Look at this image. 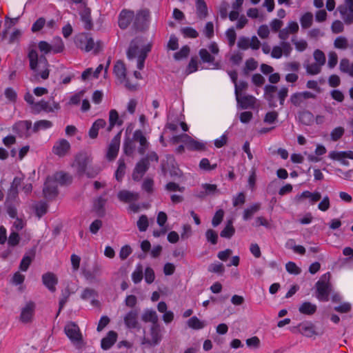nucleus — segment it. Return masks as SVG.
<instances>
[{"instance_id": "obj_58", "label": "nucleus", "mask_w": 353, "mask_h": 353, "mask_svg": "<svg viewBox=\"0 0 353 353\" xmlns=\"http://www.w3.org/2000/svg\"><path fill=\"white\" fill-rule=\"evenodd\" d=\"M181 31L182 34L184 35V37H185L194 39L199 36L198 32L195 29H194L193 28H191V27L183 28H181Z\"/></svg>"}, {"instance_id": "obj_39", "label": "nucleus", "mask_w": 353, "mask_h": 353, "mask_svg": "<svg viewBox=\"0 0 353 353\" xmlns=\"http://www.w3.org/2000/svg\"><path fill=\"white\" fill-rule=\"evenodd\" d=\"M34 256H35V251L33 250L30 252L29 255L24 256L20 263V265H19L20 270L22 271H24V272L27 271L32 261L34 258Z\"/></svg>"}, {"instance_id": "obj_22", "label": "nucleus", "mask_w": 353, "mask_h": 353, "mask_svg": "<svg viewBox=\"0 0 353 353\" xmlns=\"http://www.w3.org/2000/svg\"><path fill=\"white\" fill-rule=\"evenodd\" d=\"M238 105L242 109L252 108L256 101L254 97L252 95L239 96L236 97Z\"/></svg>"}, {"instance_id": "obj_26", "label": "nucleus", "mask_w": 353, "mask_h": 353, "mask_svg": "<svg viewBox=\"0 0 353 353\" xmlns=\"http://www.w3.org/2000/svg\"><path fill=\"white\" fill-rule=\"evenodd\" d=\"M114 73L121 83H124L126 77V68L123 62L118 61L115 63L114 66Z\"/></svg>"}, {"instance_id": "obj_13", "label": "nucleus", "mask_w": 353, "mask_h": 353, "mask_svg": "<svg viewBox=\"0 0 353 353\" xmlns=\"http://www.w3.org/2000/svg\"><path fill=\"white\" fill-rule=\"evenodd\" d=\"M32 122L30 121H20L17 122L14 126V130L21 137L28 138L31 135Z\"/></svg>"}, {"instance_id": "obj_21", "label": "nucleus", "mask_w": 353, "mask_h": 353, "mask_svg": "<svg viewBox=\"0 0 353 353\" xmlns=\"http://www.w3.org/2000/svg\"><path fill=\"white\" fill-rule=\"evenodd\" d=\"M134 12L131 10H123L119 14V26L121 29H126L132 22Z\"/></svg>"}, {"instance_id": "obj_27", "label": "nucleus", "mask_w": 353, "mask_h": 353, "mask_svg": "<svg viewBox=\"0 0 353 353\" xmlns=\"http://www.w3.org/2000/svg\"><path fill=\"white\" fill-rule=\"evenodd\" d=\"M106 125V122L104 119H99L96 120L92 127L90 128L88 134L89 137L94 139H96L98 136L99 130L101 128H103Z\"/></svg>"}, {"instance_id": "obj_30", "label": "nucleus", "mask_w": 353, "mask_h": 353, "mask_svg": "<svg viewBox=\"0 0 353 353\" xmlns=\"http://www.w3.org/2000/svg\"><path fill=\"white\" fill-rule=\"evenodd\" d=\"M107 202V199L101 196L97 198L93 204V210L99 216H103L105 215V205Z\"/></svg>"}, {"instance_id": "obj_31", "label": "nucleus", "mask_w": 353, "mask_h": 353, "mask_svg": "<svg viewBox=\"0 0 353 353\" xmlns=\"http://www.w3.org/2000/svg\"><path fill=\"white\" fill-rule=\"evenodd\" d=\"M135 140L129 137H125L123 142V150L127 156H132L135 151Z\"/></svg>"}, {"instance_id": "obj_3", "label": "nucleus", "mask_w": 353, "mask_h": 353, "mask_svg": "<svg viewBox=\"0 0 353 353\" xmlns=\"http://www.w3.org/2000/svg\"><path fill=\"white\" fill-rule=\"evenodd\" d=\"M330 274H323L316 282V297L321 301H327L332 292V285L330 283Z\"/></svg>"}, {"instance_id": "obj_51", "label": "nucleus", "mask_w": 353, "mask_h": 353, "mask_svg": "<svg viewBox=\"0 0 353 353\" xmlns=\"http://www.w3.org/2000/svg\"><path fill=\"white\" fill-rule=\"evenodd\" d=\"M48 205L46 202L40 201L34 206L35 212L39 218L46 214Z\"/></svg>"}, {"instance_id": "obj_64", "label": "nucleus", "mask_w": 353, "mask_h": 353, "mask_svg": "<svg viewBox=\"0 0 353 353\" xmlns=\"http://www.w3.org/2000/svg\"><path fill=\"white\" fill-rule=\"evenodd\" d=\"M344 134V128L342 127H338L334 128L330 134L331 139L332 141H336L339 140Z\"/></svg>"}, {"instance_id": "obj_63", "label": "nucleus", "mask_w": 353, "mask_h": 353, "mask_svg": "<svg viewBox=\"0 0 353 353\" xmlns=\"http://www.w3.org/2000/svg\"><path fill=\"white\" fill-rule=\"evenodd\" d=\"M314 58L316 61V63L320 64L321 65H323L325 63V56L324 53L320 50H316L314 52Z\"/></svg>"}, {"instance_id": "obj_23", "label": "nucleus", "mask_w": 353, "mask_h": 353, "mask_svg": "<svg viewBox=\"0 0 353 353\" xmlns=\"http://www.w3.org/2000/svg\"><path fill=\"white\" fill-rule=\"evenodd\" d=\"M123 121L119 118V114L116 110H111L109 112V125L106 131L110 132L112 130L114 125L121 126Z\"/></svg>"}, {"instance_id": "obj_61", "label": "nucleus", "mask_w": 353, "mask_h": 353, "mask_svg": "<svg viewBox=\"0 0 353 353\" xmlns=\"http://www.w3.org/2000/svg\"><path fill=\"white\" fill-rule=\"evenodd\" d=\"M137 227L141 232H144L148 227V219L146 215H141L138 221Z\"/></svg>"}, {"instance_id": "obj_5", "label": "nucleus", "mask_w": 353, "mask_h": 353, "mask_svg": "<svg viewBox=\"0 0 353 353\" xmlns=\"http://www.w3.org/2000/svg\"><path fill=\"white\" fill-rule=\"evenodd\" d=\"M150 339L143 336L141 344L149 346L158 345L162 339L161 327L159 324L151 325L150 327Z\"/></svg>"}, {"instance_id": "obj_1", "label": "nucleus", "mask_w": 353, "mask_h": 353, "mask_svg": "<svg viewBox=\"0 0 353 353\" xmlns=\"http://www.w3.org/2000/svg\"><path fill=\"white\" fill-rule=\"evenodd\" d=\"M28 59L30 61V68L36 72L34 79L32 81H38L39 77L46 80L49 77L50 70L48 69V63L44 56L38 57V54L35 50H30L28 53Z\"/></svg>"}, {"instance_id": "obj_46", "label": "nucleus", "mask_w": 353, "mask_h": 353, "mask_svg": "<svg viewBox=\"0 0 353 353\" xmlns=\"http://www.w3.org/2000/svg\"><path fill=\"white\" fill-rule=\"evenodd\" d=\"M189 140H190V137L187 134H181L179 135L174 136L170 139V142L173 145H176L180 142L183 143L186 145L188 144Z\"/></svg>"}, {"instance_id": "obj_10", "label": "nucleus", "mask_w": 353, "mask_h": 353, "mask_svg": "<svg viewBox=\"0 0 353 353\" xmlns=\"http://www.w3.org/2000/svg\"><path fill=\"white\" fill-rule=\"evenodd\" d=\"M32 108L36 113H39L41 111H44L46 112H52L55 110H59L60 105L54 101H52V103H50L49 101L41 100L40 101L34 104V106Z\"/></svg>"}, {"instance_id": "obj_36", "label": "nucleus", "mask_w": 353, "mask_h": 353, "mask_svg": "<svg viewBox=\"0 0 353 353\" xmlns=\"http://www.w3.org/2000/svg\"><path fill=\"white\" fill-rule=\"evenodd\" d=\"M299 119L300 122L305 125H310L314 122V115L308 110L300 112Z\"/></svg>"}, {"instance_id": "obj_28", "label": "nucleus", "mask_w": 353, "mask_h": 353, "mask_svg": "<svg viewBox=\"0 0 353 353\" xmlns=\"http://www.w3.org/2000/svg\"><path fill=\"white\" fill-rule=\"evenodd\" d=\"M141 319L145 323H151L152 325L159 324L158 315L152 310H145L141 316Z\"/></svg>"}, {"instance_id": "obj_50", "label": "nucleus", "mask_w": 353, "mask_h": 353, "mask_svg": "<svg viewBox=\"0 0 353 353\" xmlns=\"http://www.w3.org/2000/svg\"><path fill=\"white\" fill-rule=\"evenodd\" d=\"M119 166L115 173V176L117 181H121L125 174V163L123 159H119L118 161Z\"/></svg>"}, {"instance_id": "obj_47", "label": "nucleus", "mask_w": 353, "mask_h": 353, "mask_svg": "<svg viewBox=\"0 0 353 353\" xmlns=\"http://www.w3.org/2000/svg\"><path fill=\"white\" fill-rule=\"evenodd\" d=\"M257 66L258 63L253 58L248 59L245 62V68H243V74L248 76L249 72L256 70Z\"/></svg>"}, {"instance_id": "obj_37", "label": "nucleus", "mask_w": 353, "mask_h": 353, "mask_svg": "<svg viewBox=\"0 0 353 353\" xmlns=\"http://www.w3.org/2000/svg\"><path fill=\"white\" fill-rule=\"evenodd\" d=\"M196 14L199 18L204 19L208 15V8L204 0H196Z\"/></svg>"}, {"instance_id": "obj_62", "label": "nucleus", "mask_w": 353, "mask_h": 353, "mask_svg": "<svg viewBox=\"0 0 353 353\" xmlns=\"http://www.w3.org/2000/svg\"><path fill=\"white\" fill-rule=\"evenodd\" d=\"M205 236L207 240L210 241L212 244L215 245L217 243L218 234L217 233L212 229H209L205 232Z\"/></svg>"}, {"instance_id": "obj_42", "label": "nucleus", "mask_w": 353, "mask_h": 353, "mask_svg": "<svg viewBox=\"0 0 353 353\" xmlns=\"http://www.w3.org/2000/svg\"><path fill=\"white\" fill-rule=\"evenodd\" d=\"M235 232V229L232 225V221L229 220L224 229L221 232L220 235L223 238H231Z\"/></svg>"}, {"instance_id": "obj_40", "label": "nucleus", "mask_w": 353, "mask_h": 353, "mask_svg": "<svg viewBox=\"0 0 353 353\" xmlns=\"http://www.w3.org/2000/svg\"><path fill=\"white\" fill-rule=\"evenodd\" d=\"M261 209V203H256L246 208L243 212V218L245 221L251 219Z\"/></svg>"}, {"instance_id": "obj_14", "label": "nucleus", "mask_w": 353, "mask_h": 353, "mask_svg": "<svg viewBox=\"0 0 353 353\" xmlns=\"http://www.w3.org/2000/svg\"><path fill=\"white\" fill-rule=\"evenodd\" d=\"M89 159L86 154L79 153L75 157L74 162L72 163L77 173L82 175L85 172Z\"/></svg>"}, {"instance_id": "obj_43", "label": "nucleus", "mask_w": 353, "mask_h": 353, "mask_svg": "<svg viewBox=\"0 0 353 353\" xmlns=\"http://www.w3.org/2000/svg\"><path fill=\"white\" fill-rule=\"evenodd\" d=\"M313 22V14L312 12H305L300 19L301 27L304 29L309 28Z\"/></svg>"}, {"instance_id": "obj_34", "label": "nucleus", "mask_w": 353, "mask_h": 353, "mask_svg": "<svg viewBox=\"0 0 353 353\" xmlns=\"http://www.w3.org/2000/svg\"><path fill=\"white\" fill-rule=\"evenodd\" d=\"M57 184L59 183L61 185H67L71 183L72 177L67 173L59 172L54 174L52 177Z\"/></svg>"}, {"instance_id": "obj_2", "label": "nucleus", "mask_w": 353, "mask_h": 353, "mask_svg": "<svg viewBox=\"0 0 353 353\" xmlns=\"http://www.w3.org/2000/svg\"><path fill=\"white\" fill-rule=\"evenodd\" d=\"M150 161H159V156L157 152H150L145 157L141 159L136 164L132 173V179L139 181L148 171L150 167Z\"/></svg>"}, {"instance_id": "obj_7", "label": "nucleus", "mask_w": 353, "mask_h": 353, "mask_svg": "<svg viewBox=\"0 0 353 353\" xmlns=\"http://www.w3.org/2000/svg\"><path fill=\"white\" fill-rule=\"evenodd\" d=\"M64 331L67 336L74 343H81L83 341L82 334L79 326L73 323H68L64 327Z\"/></svg>"}, {"instance_id": "obj_19", "label": "nucleus", "mask_w": 353, "mask_h": 353, "mask_svg": "<svg viewBox=\"0 0 353 353\" xmlns=\"http://www.w3.org/2000/svg\"><path fill=\"white\" fill-rule=\"evenodd\" d=\"M199 54L203 63H211L213 66V69H219L221 64L218 61H215V57L213 54H211L207 49L201 48Z\"/></svg>"}, {"instance_id": "obj_53", "label": "nucleus", "mask_w": 353, "mask_h": 353, "mask_svg": "<svg viewBox=\"0 0 353 353\" xmlns=\"http://www.w3.org/2000/svg\"><path fill=\"white\" fill-rule=\"evenodd\" d=\"M321 67L320 64L317 63H313L305 65L306 72L312 75H315L321 72Z\"/></svg>"}, {"instance_id": "obj_29", "label": "nucleus", "mask_w": 353, "mask_h": 353, "mask_svg": "<svg viewBox=\"0 0 353 353\" xmlns=\"http://www.w3.org/2000/svg\"><path fill=\"white\" fill-rule=\"evenodd\" d=\"M21 179L18 177H15L12 181L11 187L9 190L7 201L6 203L9 202V200H14L17 198L18 194V187L21 185Z\"/></svg>"}, {"instance_id": "obj_60", "label": "nucleus", "mask_w": 353, "mask_h": 353, "mask_svg": "<svg viewBox=\"0 0 353 353\" xmlns=\"http://www.w3.org/2000/svg\"><path fill=\"white\" fill-rule=\"evenodd\" d=\"M334 46L336 48L344 50L348 47V41L346 38L339 37L335 39Z\"/></svg>"}, {"instance_id": "obj_55", "label": "nucleus", "mask_w": 353, "mask_h": 353, "mask_svg": "<svg viewBox=\"0 0 353 353\" xmlns=\"http://www.w3.org/2000/svg\"><path fill=\"white\" fill-rule=\"evenodd\" d=\"M190 51V47L188 46H184L179 52L174 53V58L176 60H181L186 58L189 55Z\"/></svg>"}, {"instance_id": "obj_18", "label": "nucleus", "mask_w": 353, "mask_h": 353, "mask_svg": "<svg viewBox=\"0 0 353 353\" xmlns=\"http://www.w3.org/2000/svg\"><path fill=\"white\" fill-rule=\"evenodd\" d=\"M43 284L52 292L56 291V285L58 283L57 276L52 272H47L42 275Z\"/></svg>"}, {"instance_id": "obj_25", "label": "nucleus", "mask_w": 353, "mask_h": 353, "mask_svg": "<svg viewBox=\"0 0 353 353\" xmlns=\"http://www.w3.org/2000/svg\"><path fill=\"white\" fill-rule=\"evenodd\" d=\"M118 198L121 201L129 203L136 201L139 199V195L137 192H132L128 190H121L118 193Z\"/></svg>"}, {"instance_id": "obj_59", "label": "nucleus", "mask_w": 353, "mask_h": 353, "mask_svg": "<svg viewBox=\"0 0 353 353\" xmlns=\"http://www.w3.org/2000/svg\"><path fill=\"white\" fill-rule=\"evenodd\" d=\"M208 271L214 273L222 274L225 271L223 264L221 263H212L208 267Z\"/></svg>"}, {"instance_id": "obj_45", "label": "nucleus", "mask_w": 353, "mask_h": 353, "mask_svg": "<svg viewBox=\"0 0 353 353\" xmlns=\"http://www.w3.org/2000/svg\"><path fill=\"white\" fill-rule=\"evenodd\" d=\"M202 188L204 189V191L199 193V197H204L206 195L214 194L217 191V186L214 184L204 183L202 185Z\"/></svg>"}, {"instance_id": "obj_54", "label": "nucleus", "mask_w": 353, "mask_h": 353, "mask_svg": "<svg viewBox=\"0 0 353 353\" xmlns=\"http://www.w3.org/2000/svg\"><path fill=\"white\" fill-rule=\"evenodd\" d=\"M143 279V268L141 265H138L136 270L132 274V279L134 283H138Z\"/></svg>"}, {"instance_id": "obj_9", "label": "nucleus", "mask_w": 353, "mask_h": 353, "mask_svg": "<svg viewBox=\"0 0 353 353\" xmlns=\"http://www.w3.org/2000/svg\"><path fill=\"white\" fill-rule=\"evenodd\" d=\"M43 193L48 200L54 199L58 194L57 184L52 177H48L43 189Z\"/></svg>"}, {"instance_id": "obj_12", "label": "nucleus", "mask_w": 353, "mask_h": 353, "mask_svg": "<svg viewBox=\"0 0 353 353\" xmlns=\"http://www.w3.org/2000/svg\"><path fill=\"white\" fill-rule=\"evenodd\" d=\"M139 313L136 310L128 312L123 318L124 323L128 329H141V325L138 320Z\"/></svg>"}, {"instance_id": "obj_24", "label": "nucleus", "mask_w": 353, "mask_h": 353, "mask_svg": "<svg viewBox=\"0 0 353 353\" xmlns=\"http://www.w3.org/2000/svg\"><path fill=\"white\" fill-rule=\"evenodd\" d=\"M117 334L114 331L108 332L107 336L102 339L101 346V348L106 350L110 349L117 341Z\"/></svg>"}, {"instance_id": "obj_8", "label": "nucleus", "mask_w": 353, "mask_h": 353, "mask_svg": "<svg viewBox=\"0 0 353 353\" xmlns=\"http://www.w3.org/2000/svg\"><path fill=\"white\" fill-rule=\"evenodd\" d=\"M121 133L122 130L119 131L111 140L108 145L106 157L110 161L114 160L117 157L120 148Z\"/></svg>"}, {"instance_id": "obj_16", "label": "nucleus", "mask_w": 353, "mask_h": 353, "mask_svg": "<svg viewBox=\"0 0 353 353\" xmlns=\"http://www.w3.org/2000/svg\"><path fill=\"white\" fill-rule=\"evenodd\" d=\"M316 96L308 91L295 92L290 97V101L296 107L301 106L303 101L308 99H315Z\"/></svg>"}, {"instance_id": "obj_44", "label": "nucleus", "mask_w": 353, "mask_h": 353, "mask_svg": "<svg viewBox=\"0 0 353 353\" xmlns=\"http://www.w3.org/2000/svg\"><path fill=\"white\" fill-rule=\"evenodd\" d=\"M187 148L190 150L203 151L205 150V143L196 141L190 137Z\"/></svg>"}, {"instance_id": "obj_6", "label": "nucleus", "mask_w": 353, "mask_h": 353, "mask_svg": "<svg viewBox=\"0 0 353 353\" xmlns=\"http://www.w3.org/2000/svg\"><path fill=\"white\" fill-rule=\"evenodd\" d=\"M36 305L33 301H28L21 307L19 315V321L23 324L30 323L32 322Z\"/></svg>"}, {"instance_id": "obj_49", "label": "nucleus", "mask_w": 353, "mask_h": 353, "mask_svg": "<svg viewBox=\"0 0 353 353\" xmlns=\"http://www.w3.org/2000/svg\"><path fill=\"white\" fill-rule=\"evenodd\" d=\"M188 325L190 327L194 330L202 329L205 326V323L201 321L196 316H192L188 321Z\"/></svg>"}, {"instance_id": "obj_38", "label": "nucleus", "mask_w": 353, "mask_h": 353, "mask_svg": "<svg viewBox=\"0 0 353 353\" xmlns=\"http://www.w3.org/2000/svg\"><path fill=\"white\" fill-rule=\"evenodd\" d=\"M52 126V123L48 120H40L36 121L32 129V132L37 133L40 130H46L50 128Z\"/></svg>"}, {"instance_id": "obj_41", "label": "nucleus", "mask_w": 353, "mask_h": 353, "mask_svg": "<svg viewBox=\"0 0 353 353\" xmlns=\"http://www.w3.org/2000/svg\"><path fill=\"white\" fill-rule=\"evenodd\" d=\"M329 157L333 160H338V161H340L343 158H348V159H353V152L351 151H350L348 152L332 151V152H330Z\"/></svg>"}, {"instance_id": "obj_35", "label": "nucleus", "mask_w": 353, "mask_h": 353, "mask_svg": "<svg viewBox=\"0 0 353 353\" xmlns=\"http://www.w3.org/2000/svg\"><path fill=\"white\" fill-rule=\"evenodd\" d=\"M140 53L139 51V41L137 39L132 40L130 42L129 48L127 51V57L129 59H134L137 54Z\"/></svg>"}, {"instance_id": "obj_33", "label": "nucleus", "mask_w": 353, "mask_h": 353, "mask_svg": "<svg viewBox=\"0 0 353 353\" xmlns=\"http://www.w3.org/2000/svg\"><path fill=\"white\" fill-rule=\"evenodd\" d=\"M317 307L315 304L310 302H303L299 307V311L300 313L306 315H312L316 311Z\"/></svg>"}, {"instance_id": "obj_52", "label": "nucleus", "mask_w": 353, "mask_h": 353, "mask_svg": "<svg viewBox=\"0 0 353 353\" xmlns=\"http://www.w3.org/2000/svg\"><path fill=\"white\" fill-rule=\"evenodd\" d=\"M81 19L84 23V27L86 30H91L93 27L90 13L89 11L85 10L81 14Z\"/></svg>"}, {"instance_id": "obj_56", "label": "nucleus", "mask_w": 353, "mask_h": 353, "mask_svg": "<svg viewBox=\"0 0 353 353\" xmlns=\"http://www.w3.org/2000/svg\"><path fill=\"white\" fill-rule=\"evenodd\" d=\"M287 246L292 249L294 252L298 253L301 255H303L305 254V248L302 245H294V241L293 239L288 240V241L287 242Z\"/></svg>"}, {"instance_id": "obj_48", "label": "nucleus", "mask_w": 353, "mask_h": 353, "mask_svg": "<svg viewBox=\"0 0 353 353\" xmlns=\"http://www.w3.org/2000/svg\"><path fill=\"white\" fill-rule=\"evenodd\" d=\"M70 296V292L69 288H66L64 290L62 291L61 298L60 299V301L59 303V310L57 314V316H58L61 310L63 309V307L67 303L68 299Z\"/></svg>"}, {"instance_id": "obj_15", "label": "nucleus", "mask_w": 353, "mask_h": 353, "mask_svg": "<svg viewBox=\"0 0 353 353\" xmlns=\"http://www.w3.org/2000/svg\"><path fill=\"white\" fill-rule=\"evenodd\" d=\"M133 138L135 141L139 143L138 148L139 154L141 155L144 154L150 146V143L148 141L145 136L141 130H137L133 133Z\"/></svg>"}, {"instance_id": "obj_11", "label": "nucleus", "mask_w": 353, "mask_h": 353, "mask_svg": "<svg viewBox=\"0 0 353 353\" xmlns=\"http://www.w3.org/2000/svg\"><path fill=\"white\" fill-rule=\"evenodd\" d=\"M341 17L345 21L351 23L353 20V0H345V3L337 8Z\"/></svg>"}, {"instance_id": "obj_20", "label": "nucleus", "mask_w": 353, "mask_h": 353, "mask_svg": "<svg viewBox=\"0 0 353 353\" xmlns=\"http://www.w3.org/2000/svg\"><path fill=\"white\" fill-rule=\"evenodd\" d=\"M299 332L303 336L310 338L317 335L314 325L311 322H303L298 325Z\"/></svg>"}, {"instance_id": "obj_17", "label": "nucleus", "mask_w": 353, "mask_h": 353, "mask_svg": "<svg viewBox=\"0 0 353 353\" xmlns=\"http://www.w3.org/2000/svg\"><path fill=\"white\" fill-rule=\"evenodd\" d=\"M70 149V143L66 139H62L54 143L52 148V152L54 154L61 157L66 155Z\"/></svg>"}, {"instance_id": "obj_32", "label": "nucleus", "mask_w": 353, "mask_h": 353, "mask_svg": "<svg viewBox=\"0 0 353 353\" xmlns=\"http://www.w3.org/2000/svg\"><path fill=\"white\" fill-rule=\"evenodd\" d=\"M151 50V45L148 44L140 50L138 55L137 68L142 70L144 67V62L148 56V53Z\"/></svg>"}, {"instance_id": "obj_57", "label": "nucleus", "mask_w": 353, "mask_h": 353, "mask_svg": "<svg viewBox=\"0 0 353 353\" xmlns=\"http://www.w3.org/2000/svg\"><path fill=\"white\" fill-rule=\"evenodd\" d=\"M340 69L342 72L348 73L353 76V66H350L349 60L343 59L340 62Z\"/></svg>"}, {"instance_id": "obj_4", "label": "nucleus", "mask_w": 353, "mask_h": 353, "mask_svg": "<svg viewBox=\"0 0 353 353\" xmlns=\"http://www.w3.org/2000/svg\"><path fill=\"white\" fill-rule=\"evenodd\" d=\"M150 18V10L147 8L139 10L134 14L132 28L137 31L144 30L148 25Z\"/></svg>"}]
</instances>
